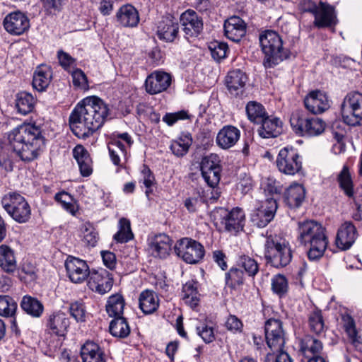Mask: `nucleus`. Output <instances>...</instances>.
<instances>
[{
    "mask_svg": "<svg viewBox=\"0 0 362 362\" xmlns=\"http://www.w3.org/2000/svg\"><path fill=\"white\" fill-rule=\"evenodd\" d=\"M243 327V322L235 315H230L226 322V327L233 332H241Z\"/></svg>",
    "mask_w": 362,
    "mask_h": 362,
    "instance_id": "64",
    "label": "nucleus"
},
{
    "mask_svg": "<svg viewBox=\"0 0 362 362\" xmlns=\"http://www.w3.org/2000/svg\"><path fill=\"white\" fill-rule=\"evenodd\" d=\"M197 334L202 339V340L209 344L215 339V334L214 328L206 324H202L196 328Z\"/></svg>",
    "mask_w": 362,
    "mask_h": 362,
    "instance_id": "59",
    "label": "nucleus"
},
{
    "mask_svg": "<svg viewBox=\"0 0 362 362\" xmlns=\"http://www.w3.org/2000/svg\"><path fill=\"white\" fill-rule=\"evenodd\" d=\"M73 156L77 161L81 174L83 177L89 176L93 169L92 160L88 151L82 145H77L73 149Z\"/></svg>",
    "mask_w": 362,
    "mask_h": 362,
    "instance_id": "34",
    "label": "nucleus"
},
{
    "mask_svg": "<svg viewBox=\"0 0 362 362\" xmlns=\"http://www.w3.org/2000/svg\"><path fill=\"white\" fill-rule=\"evenodd\" d=\"M83 234V240L88 246L94 247L98 240V234L89 223H86L82 225L81 228Z\"/></svg>",
    "mask_w": 362,
    "mask_h": 362,
    "instance_id": "53",
    "label": "nucleus"
},
{
    "mask_svg": "<svg viewBox=\"0 0 362 362\" xmlns=\"http://www.w3.org/2000/svg\"><path fill=\"white\" fill-rule=\"evenodd\" d=\"M290 123L293 132L301 136L320 135L324 132L325 127V123L321 119L310 117L301 110L292 112Z\"/></svg>",
    "mask_w": 362,
    "mask_h": 362,
    "instance_id": "6",
    "label": "nucleus"
},
{
    "mask_svg": "<svg viewBox=\"0 0 362 362\" xmlns=\"http://www.w3.org/2000/svg\"><path fill=\"white\" fill-rule=\"evenodd\" d=\"M133 142L131 136L127 132L114 134L111 137L107 148L114 165L122 166V160H127V148H131Z\"/></svg>",
    "mask_w": 362,
    "mask_h": 362,
    "instance_id": "11",
    "label": "nucleus"
},
{
    "mask_svg": "<svg viewBox=\"0 0 362 362\" xmlns=\"http://www.w3.org/2000/svg\"><path fill=\"white\" fill-rule=\"evenodd\" d=\"M192 144V139L190 134H182L179 138L172 141L170 149L177 157L184 156L189 151Z\"/></svg>",
    "mask_w": 362,
    "mask_h": 362,
    "instance_id": "43",
    "label": "nucleus"
},
{
    "mask_svg": "<svg viewBox=\"0 0 362 362\" xmlns=\"http://www.w3.org/2000/svg\"><path fill=\"white\" fill-rule=\"evenodd\" d=\"M21 308L33 317H40L44 311L42 303L35 298L25 296L21 303Z\"/></svg>",
    "mask_w": 362,
    "mask_h": 362,
    "instance_id": "40",
    "label": "nucleus"
},
{
    "mask_svg": "<svg viewBox=\"0 0 362 362\" xmlns=\"http://www.w3.org/2000/svg\"><path fill=\"white\" fill-rule=\"evenodd\" d=\"M305 197L304 187L298 183L291 184L284 192V202L291 209L298 208Z\"/></svg>",
    "mask_w": 362,
    "mask_h": 362,
    "instance_id": "32",
    "label": "nucleus"
},
{
    "mask_svg": "<svg viewBox=\"0 0 362 362\" xmlns=\"http://www.w3.org/2000/svg\"><path fill=\"white\" fill-rule=\"evenodd\" d=\"M110 105L97 96L83 98L71 111L69 123L74 134L79 139H87L112 118Z\"/></svg>",
    "mask_w": 362,
    "mask_h": 362,
    "instance_id": "1",
    "label": "nucleus"
},
{
    "mask_svg": "<svg viewBox=\"0 0 362 362\" xmlns=\"http://www.w3.org/2000/svg\"><path fill=\"white\" fill-rule=\"evenodd\" d=\"M245 222V215L240 208H233L231 211H225L221 223L224 225L226 230L237 233L243 229Z\"/></svg>",
    "mask_w": 362,
    "mask_h": 362,
    "instance_id": "22",
    "label": "nucleus"
},
{
    "mask_svg": "<svg viewBox=\"0 0 362 362\" xmlns=\"http://www.w3.org/2000/svg\"><path fill=\"white\" fill-rule=\"evenodd\" d=\"M278 170L285 175H294L302 170V160L298 150L293 146L281 148L276 160Z\"/></svg>",
    "mask_w": 362,
    "mask_h": 362,
    "instance_id": "10",
    "label": "nucleus"
},
{
    "mask_svg": "<svg viewBox=\"0 0 362 362\" xmlns=\"http://www.w3.org/2000/svg\"><path fill=\"white\" fill-rule=\"evenodd\" d=\"M141 174L143 176V184L146 188L145 193L146 195L148 197L149 194L152 192L151 187L155 183V177L151 170L146 165L143 166Z\"/></svg>",
    "mask_w": 362,
    "mask_h": 362,
    "instance_id": "62",
    "label": "nucleus"
},
{
    "mask_svg": "<svg viewBox=\"0 0 362 362\" xmlns=\"http://www.w3.org/2000/svg\"><path fill=\"white\" fill-rule=\"evenodd\" d=\"M237 266L244 269L248 276L254 277L259 272V264L257 262L247 255L240 256L237 262Z\"/></svg>",
    "mask_w": 362,
    "mask_h": 362,
    "instance_id": "49",
    "label": "nucleus"
},
{
    "mask_svg": "<svg viewBox=\"0 0 362 362\" xmlns=\"http://www.w3.org/2000/svg\"><path fill=\"white\" fill-rule=\"evenodd\" d=\"M264 255L267 264L278 269L287 266L293 257L289 243L278 235H272L265 238Z\"/></svg>",
    "mask_w": 362,
    "mask_h": 362,
    "instance_id": "5",
    "label": "nucleus"
},
{
    "mask_svg": "<svg viewBox=\"0 0 362 362\" xmlns=\"http://www.w3.org/2000/svg\"><path fill=\"white\" fill-rule=\"evenodd\" d=\"M171 76L164 71H155L148 75L145 81L146 91L156 95L165 91L171 85Z\"/></svg>",
    "mask_w": 362,
    "mask_h": 362,
    "instance_id": "15",
    "label": "nucleus"
},
{
    "mask_svg": "<svg viewBox=\"0 0 362 362\" xmlns=\"http://www.w3.org/2000/svg\"><path fill=\"white\" fill-rule=\"evenodd\" d=\"M266 341L268 346L274 351L281 350L285 344V332L281 320L270 318L264 325Z\"/></svg>",
    "mask_w": 362,
    "mask_h": 362,
    "instance_id": "12",
    "label": "nucleus"
},
{
    "mask_svg": "<svg viewBox=\"0 0 362 362\" xmlns=\"http://www.w3.org/2000/svg\"><path fill=\"white\" fill-rule=\"evenodd\" d=\"M71 76L73 84L75 87L81 90L88 89V79L83 71L76 69L72 72Z\"/></svg>",
    "mask_w": 362,
    "mask_h": 362,
    "instance_id": "61",
    "label": "nucleus"
},
{
    "mask_svg": "<svg viewBox=\"0 0 362 362\" xmlns=\"http://www.w3.org/2000/svg\"><path fill=\"white\" fill-rule=\"evenodd\" d=\"M226 285L233 289L242 286L245 282V276L243 270L239 267H232L225 274Z\"/></svg>",
    "mask_w": 362,
    "mask_h": 362,
    "instance_id": "48",
    "label": "nucleus"
},
{
    "mask_svg": "<svg viewBox=\"0 0 362 362\" xmlns=\"http://www.w3.org/2000/svg\"><path fill=\"white\" fill-rule=\"evenodd\" d=\"M69 327V320L64 313H54L48 317L47 327L54 334L64 336Z\"/></svg>",
    "mask_w": 362,
    "mask_h": 362,
    "instance_id": "31",
    "label": "nucleus"
},
{
    "mask_svg": "<svg viewBox=\"0 0 362 362\" xmlns=\"http://www.w3.org/2000/svg\"><path fill=\"white\" fill-rule=\"evenodd\" d=\"M179 23L171 17L163 18L157 27V35L161 40L173 42L179 34Z\"/></svg>",
    "mask_w": 362,
    "mask_h": 362,
    "instance_id": "23",
    "label": "nucleus"
},
{
    "mask_svg": "<svg viewBox=\"0 0 362 362\" xmlns=\"http://www.w3.org/2000/svg\"><path fill=\"white\" fill-rule=\"evenodd\" d=\"M240 137V131L235 126L226 125L218 132L216 138L217 146L223 150L234 146Z\"/></svg>",
    "mask_w": 362,
    "mask_h": 362,
    "instance_id": "24",
    "label": "nucleus"
},
{
    "mask_svg": "<svg viewBox=\"0 0 362 362\" xmlns=\"http://www.w3.org/2000/svg\"><path fill=\"white\" fill-rule=\"evenodd\" d=\"M191 116L185 110H180L176 112L166 113L163 117V121L168 126H173L178 120H184L190 119Z\"/></svg>",
    "mask_w": 362,
    "mask_h": 362,
    "instance_id": "60",
    "label": "nucleus"
},
{
    "mask_svg": "<svg viewBox=\"0 0 362 362\" xmlns=\"http://www.w3.org/2000/svg\"><path fill=\"white\" fill-rule=\"evenodd\" d=\"M172 240L165 234H158L151 238L149 250L156 257L166 258L171 250Z\"/></svg>",
    "mask_w": 362,
    "mask_h": 362,
    "instance_id": "27",
    "label": "nucleus"
},
{
    "mask_svg": "<svg viewBox=\"0 0 362 362\" xmlns=\"http://www.w3.org/2000/svg\"><path fill=\"white\" fill-rule=\"evenodd\" d=\"M180 22L187 38L197 37L203 30V21L197 12L188 9L182 13Z\"/></svg>",
    "mask_w": 362,
    "mask_h": 362,
    "instance_id": "17",
    "label": "nucleus"
},
{
    "mask_svg": "<svg viewBox=\"0 0 362 362\" xmlns=\"http://www.w3.org/2000/svg\"><path fill=\"white\" fill-rule=\"evenodd\" d=\"M124 308V300L119 294H115L109 297L106 304V311L110 317H122Z\"/></svg>",
    "mask_w": 362,
    "mask_h": 362,
    "instance_id": "45",
    "label": "nucleus"
},
{
    "mask_svg": "<svg viewBox=\"0 0 362 362\" xmlns=\"http://www.w3.org/2000/svg\"><path fill=\"white\" fill-rule=\"evenodd\" d=\"M109 329L112 336L119 338L127 337L130 333L129 326L123 317H114L110 323Z\"/></svg>",
    "mask_w": 362,
    "mask_h": 362,
    "instance_id": "46",
    "label": "nucleus"
},
{
    "mask_svg": "<svg viewBox=\"0 0 362 362\" xmlns=\"http://www.w3.org/2000/svg\"><path fill=\"white\" fill-rule=\"evenodd\" d=\"M3 208L16 222L25 223L31 217V208L24 197L12 192L6 194L1 199Z\"/></svg>",
    "mask_w": 362,
    "mask_h": 362,
    "instance_id": "7",
    "label": "nucleus"
},
{
    "mask_svg": "<svg viewBox=\"0 0 362 362\" xmlns=\"http://www.w3.org/2000/svg\"><path fill=\"white\" fill-rule=\"evenodd\" d=\"M83 362H106L104 349L93 341H86L81 348Z\"/></svg>",
    "mask_w": 362,
    "mask_h": 362,
    "instance_id": "28",
    "label": "nucleus"
},
{
    "mask_svg": "<svg viewBox=\"0 0 362 362\" xmlns=\"http://www.w3.org/2000/svg\"><path fill=\"white\" fill-rule=\"evenodd\" d=\"M8 151V149L6 146L0 147V165L6 171H11L13 170V163Z\"/></svg>",
    "mask_w": 362,
    "mask_h": 362,
    "instance_id": "63",
    "label": "nucleus"
},
{
    "mask_svg": "<svg viewBox=\"0 0 362 362\" xmlns=\"http://www.w3.org/2000/svg\"><path fill=\"white\" fill-rule=\"evenodd\" d=\"M313 16V25L318 28L333 27L338 22L334 7L326 2H319L318 8Z\"/></svg>",
    "mask_w": 362,
    "mask_h": 362,
    "instance_id": "16",
    "label": "nucleus"
},
{
    "mask_svg": "<svg viewBox=\"0 0 362 362\" xmlns=\"http://www.w3.org/2000/svg\"><path fill=\"white\" fill-rule=\"evenodd\" d=\"M139 308L145 314H151L159 306L158 297L152 291L145 290L142 291L139 298Z\"/></svg>",
    "mask_w": 362,
    "mask_h": 362,
    "instance_id": "36",
    "label": "nucleus"
},
{
    "mask_svg": "<svg viewBox=\"0 0 362 362\" xmlns=\"http://www.w3.org/2000/svg\"><path fill=\"white\" fill-rule=\"evenodd\" d=\"M309 326L311 332L318 336L325 332V324L322 312L319 310H315L309 315Z\"/></svg>",
    "mask_w": 362,
    "mask_h": 362,
    "instance_id": "50",
    "label": "nucleus"
},
{
    "mask_svg": "<svg viewBox=\"0 0 362 362\" xmlns=\"http://www.w3.org/2000/svg\"><path fill=\"white\" fill-rule=\"evenodd\" d=\"M247 81L246 74L241 70L230 71L226 77V85L230 94L235 97L242 96L245 93Z\"/></svg>",
    "mask_w": 362,
    "mask_h": 362,
    "instance_id": "26",
    "label": "nucleus"
},
{
    "mask_svg": "<svg viewBox=\"0 0 362 362\" xmlns=\"http://www.w3.org/2000/svg\"><path fill=\"white\" fill-rule=\"evenodd\" d=\"M209 48L211 51L212 57L217 61L224 59L228 49L226 43L221 42H212L210 43Z\"/></svg>",
    "mask_w": 362,
    "mask_h": 362,
    "instance_id": "54",
    "label": "nucleus"
},
{
    "mask_svg": "<svg viewBox=\"0 0 362 362\" xmlns=\"http://www.w3.org/2000/svg\"><path fill=\"white\" fill-rule=\"evenodd\" d=\"M114 240L119 243H126L134 238L131 229L130 221L122 218L119 221V230L113 236Z\"/></svg>",
    "mask_w": 362,
    "mask_h": 362,
    "instance_id": "47",
    "label": "nucleus"
},
{
    "mask_svg": "<svg viewBox=\"0 0 362 362\" xmlns=\"http://www.w3.org/2000/svg\"><path fill=\"white\" fill-rule=\"evenodd\" d=\"M259 40L262 51L264 54L263 64L266 69L273 68L290 56V51L284 46L279 34L267 30L259 35Z\"/></svg>",
    "mask_w": 362,
    "mask_h": 362,
    "instance_id": "4",
    "label": "nucleus"
},
{
    "mask_svg": "<svg viewBox=\"0 0 362 362\" xmlns=\"http://www.w3.org/2000/svg\"><path fill=\"white\" fill-rule=\"evenodd\" d=\"M55 199L61 203L62 206L67 211L72 215L75 214L76 211V206L74 204L72 203V197L69 193L65 192L57 193L55 195Z\"/></svg>",
    "mask_w": 362,
    "mask_h": 362,
    "instance_id": "56",
    "label": "nucleus"
},
{
    "mask_svg": "<svg viewBox=\"0 0 362 362\" xmlns=\"http://www.w3.org/2000/svg\"><path fill=\"white\" fill-rule=\"evenodd\" d=\"M277 203L274 198H268L262 202L253 214L252 219L259 228L266 226L274 217Z\"/></svg>",
    "mask_w": 362,
    "mask_h": 362,
    "instance_id": "20",
    "label": "nucleus"
},
{
    "mask_svg": "<svg viewBox=\"0 0 362 362\" xmlns=\"http://www.w3.org/2000/svg\"><path fill=\"white\" fill-rule=\"evenodd\" d=\"M174 250L176 255L187 264H197L204 257V247L199 242L188 238L178 240Z\"/></svg>",
    "mask_w": 362,
    "mask_h": 362,
    "instance_id": "9",
    "label": "nucleus"
},
{
    "mask_svg": "<svg viewBox=\"0 0 362 362\" xmlns=\"http://www.w3.org/2000/svg\"><path fill=\"white\" fill-rule=\"evenodd\" d=\"M69 312L73 318L78 322H83L86 320V309L84 305L81 302H74L70 305Z\"/></svg>",
    "mask_w": 362,
    "mask_h": 362,
    "instance_id": "58",
    "label": "nucleus"
},
{
    "mask_svg": "<svg viewBox=\"0 0 362 362\" xmlns=\"http://www.w3.org/2000/svg\"><path fill=\"white\" fill-rule=\"evenodd\" d=\"M6 30L14 35L23 34L30 28L28 18L21 11H15L8 14L4 20Z\"/></svg>",
    "mask_w": 362,
    "mask_h": 362,
    "instance_id": "18",
    "label": "nucleus"
},
{
    "mask_svg": "<svg viewBox=\"0 0 362 362\" xmlns=\"http://www.w3.org/2000/svg\"><path fill=\"white\" fill-rule=\"evenodd\" d=\"M337 180L340 189L349 198L354 197V183L349 170L344 165L340 173L338 174Z\"/></svg>",
    "mask_w": 362,
    "mask_h": 362,
    "instance_id": "44",
    "label": "nucleus"
},
{
    "mask_svg": "<svg viewBox=\"0 0 362 362\" xmlns=\"http://www.w3.org/2000/svg\"><path fill=\"white\" fill-rule=\"evenodd\" d=\"M343 121L349 126L362 124V93L351 91L346 94L341 103Z\"/></svg>",
    "mask_w": 362,
    "mask_h": 362,
    "instance_id": "8",
    "label": "nucleus"
},
{
    "mask_svg": "<svg viewBox=\"0 0 362 362\" xmlns=\"http://www.w3.org/2000/svg\"><path fill=\"white\" fill-rule=\"evenodd\" d=\"M221 171V168H216L214 170H202V175L204 180V181L207 183V185L214 188L219 182L221 179L220 173Z\"/></svg>",
    "mask_w": 362,
    "mask_h": 362,
    "instance_id": "57",
    "label": "nucleus"
},
{
    "mask_svg": "<svg viewBox=\"0 0 362 362\" xmlns=\"http://www.w3.org/2000/svg\"><path fill=\"white\" fill-rule=\"evenodd\" d=\"M116 21L122 27L134 28L139 22L137 10L132 5L122 6L116 13Z\"/></svg>",
    "mask_w": 362,
    "mask_h": 362,
    "instance_id": "29",
    "label": "nucleus"
},
{
    "mask_svg": "<svg viewBox=\"0 0 362 362\" xmlns=\"http://www.w3.org/2000/svg\"><path fill=\"white\" fill-rule=\"evenodd\" d=\"M221 160L219 156L216 153H211L204 157L200 163L201 171L214 170L216 168H221Z\"/></svg>",
    "mask_w": 362,
    "mask_h": 362,
    "instance_id": "55",
    "label": "nucleus"
},
{
    "mask_svg": "<svg viewBox=\"0 0 362 362\" xmlns=\"http://www.w3.org/2000/svg\"><path fill=\"white\" fill-rule=\"evenodd\" d=\"M9 149L23 161H32L42 153L45 137L41 128L34 124L20 125L7 134Z\"/></svg>",
    "mask_w": 362,
    "mask_h": 362,
    "instance_id": "2",
    "label": "nucleus"
},
{
    "mask_svg": "<svg viewBox=\"0 0 362 362\" xmlns=\"http://www.w3.org/2000/svg\"><path fill=\"white\" fill-rule=\"evenodd\" d=\"M272 290L279 297H282L286 294L288 290V283L284 275L279 274L272 277Z\"/></svg>",
    "mask_w": 362,
    "mask_h": 362,
    "instance_id": "51",
    "label": "nucleus"
},
{
    "mask_svg": "<svg viewBox=\"0 0 362 362\" xmlns=\"http://www.w3.org/2000/svg\"><path fill=\"white\" fill-rule=\"evenodd\" d=\"M358 237L356 228L351 221L342 223L337 233L335 244L341 250H347L354 245Z\"/></svg>",
    "mask_w": 362,
    "mask_h": 362,
    "instance_id": "19",
    "label": "nucleus"
},
{
    "mask_svg": "<svg viewBox=\"0 0 362 362\" xmlns=\"http://www.w3.org/2000/svg\"><path fill=\"white\" fill-rule=\"evenodd\" d=\"M341 321L345 332L351 344L360 351H362V338L359 335L354 319L348 313L341 315Z\"/></svg>",
    "mask_w": 362,
    "mask_h": 362,
    "instance_id": "35",
    "label": "nucleus"
},
{
    "mask_svg": "<svg viewBox=\"0 0 362 362\" xmlns=\"http://www.w3.org/2000/svg\"><path fill=\"white\" fill-rule=\"evenodd\" d=\"M51 78L52 74L49 67H38L33 76V88L40 92L45 90L48 87Z\"/></svg>",
    "mask_w": 362,
    "mask_h": 362,
    "instance_id": "41",
    "label": "nucleus"
},
{
    "mask_svg": "<svg viewBox=\"0 0 362 362\" xmlns=\"http://www.w3.org/2000/svg\"><path fill=\"white\" fill-rule=\"evenodd\" d=\"M298 240L304 245H309L308 257L310 260L322 257L327 247L328 240L322 226L312 220L300 221L298 223Z\"/></svg>",
    "mask_w": 362,
    "mask_h": 362,
    "instance_id": "3",
    "label": "nucleus"
},
{
    "mask_svg": "<svg viewBox=\"0 0 362 362\" xmlns=\"http://www.w3.org/2000/svg\"><path fill=\"white\" fill-rule=\"evenodd\" d=\"M224 33L233 42H239L246 33V23L238 16H232L224 23Z\"/></svg>",
    "mask_w": 362,
    "mask_h": 362,
    "instance_id": "25",
    "label": "nucleus"
},
{
    "mask_svg": "<svg viewBox=\"0 0 362 362\" xmlns=\"http://www.w3.org/2000/svg\"><path fill=\"white\" fill-rule=\"evenodd\" d=\"M113 285L112 274L108 271L100 269L91 272L88 280V288L99 294L103 295L108 293Z\"/></svg>",
    "mask_w": 362,
    "mask_h": 362,
    "instance_id": "13",
    "label": "nucleus"
},
{
    "mask_svg": "<svg viewBox=\"0 0 362 362\" xmlns=\"http://www.w3.org/2000/svg\"><path fill=\"white\" fill-rule=\"evenodd\" d=\"M65 267L69 279L75 284L83 282L91 274L86 261L74 257L67 258Z\"/></svg>",
    "mask_w": 362,
    "mask_h": 362,
    "instance_id": "14",
    "label": "nucleus"
},
{
    "mask_svg": "<svg viewBox=\"0 0 362 362\" xmlns=\"http://www.w3.org/2000/svg\"><path fill=\"white\" fill-rule=\"evenodd\" d=\"M259 125L257 131L262 138L276 137L282 131L281 121L272 115H268Z\"/></svg>",
    "mask_w": 362,
    "mask_h": 362,
    "instance_id": "30",
    "label": "nucleus"
},
{
    "mask_svg": "<svg viewBox=\"0 0 362 362\" xmlns=\"http://www.w3.org/2000/svg\"><path fill=\"white\" fill-rule=\"evenodd\" d=\"M35 99L32 94L23 91L16 95V107L18 112L25 115L33 111L35 104Z\"/></svg>",
    "mask_w": 362,
    "mask_h": 362,
    "instance_id": "38",
    "label": "nucleus"
},
{
    "mask_svg": "<svg viewBox=\"0 0 362 362\" xmlns=\"http://www.w3.org/2000/svg\"><path fill=\"white\" fill-rule=\"evenodd\" d=\"M16 261L13 250L6 245L0 246V267L7 272L12 273L16 269Z\"/></svg>",
    "mask_w": 362,
    "mask_h": 362,
    "instance_id": "42",
    "label": "nucleus"
},
{
    "mask_svg": "<svg viewBox=\"0 0 362 362\" xmlns=\"http://www.w3.org/2000/svg\"><path fill=\"white\" fill-rule=\"evenodd\" d=\"M322 349V341L311 335H305L300 339V350L307 358L321 356Z\"/></svg>",
    "mask_w": 362,
    "mask_h": 362,
    "instance_id": "33",
    "label": "nucleus"
},
{
    "mask_svg": "<svg viewBox=\"0 0 362 362\" xmlns=\"http://www.w3.org/2000/svg\"><path fill=\"white\" fill-rule=\"evenodd\" d=\"M196 284L197 283L193 281H188L182 287V299L192 308L197 306L200 300Z\"/></svg>",
    "mask_w": 362,
    "mask_h": 362,
    "instance_id": "39",
    "label": "nucleus"
},
{
    "mask_svg": "<svg viewBox=\"0 0 362 362\" xmlns=\"http://www.w3.org/2000/svg\"><path fill=\"white\" fill-rule=\"evenodd\" d=\"M304 104L306 109L313 114H320L329 107L327 95L320 90L311 91L305 98Z\"/></svg>",
    "mask_w": 362,
    "mask_h": 362,
    "instance_id": "21",
    "label": "nucleus"
},
{
    "mask_svg": "<svg viewBox=\"0 0 362 362\" xmlns=\"http://www.w3.org/2000/svg\"><path fill=\"white\" fill-rule=\"evenodd\" d=\"M245 112L249 121L257 125L269 115L265 107L257 101L248 102L245 106Z\"/></svg>",
    "mask_w": 362,
    "mask_h": 362,
    "instance_id": "37",
    "label": "nucleus"
},
{
    "mask_svg": "<svg viewBox=\"0 0 362 362\" xmlns=\"http://www.w3.org/2000/svg\"><path fill=\"white\" fill-rule=\"evenodd\" d=\"M17 309V303L8 296H0V315L11 316Z\"/></svg>",
    "mask_w": 362,
    "mask_h": 362,
    "instance_id": "52",
    "label": "nucleus"
}]
</instances>
